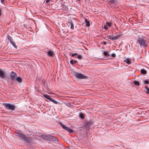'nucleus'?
Instances as JSON below:
<instances>
[{
	"mask_svg": "<svg viewBox=\"0 0 149 149\" xmlns=\"http://www.w3.org/2000/svg\"><path fill=\"white\" fill-rule=\"evenodd\" d=\"M111 56L113 57H115L116 56V55L115 54H112L111 55Z\"/></svg>",
	"mask_w": 149,
	"mask_h": 149,
	"instance_id": "obj_35",
	"label": "nucleus"
},
{
	"mask_svg": "<svg viewBox=\"0 0 149 149\" xmlns=\"http://www.w3.org/2000/svg\"><path fill=\"white\" fill-rule=\"evenodd\" d=\"M52 0H46V3H49L50 1H52Z\"/></svg>",
	"mask_w": 149,
	"mask_h": 149,
	"instance_id": "obj_32",
	"label": "nucleus"
},
{
	"mask_svg": "<svg viewBox=\"0 0 149 149\" xmlns=\"http://www.w3.org/2000/svg\"><path fill=\"white\" fill-rule=\"evenodd\" d=\"M125 62L126 63L128 64H130L131 63V62L130 61V60L128 58H127L124 60Z\"/></svg>",
	"mask_w": 149,
	"mask_h": 149,
	"instance_id": "obj_11",
	"label": "nucleus"
},
{
	"mask_svg": "<svg viewBox=\"0 0 149 149\" xmlns=\"http://www.w3.org/2000/svg\"><path fill=\"white\" fill-rule=\"evenodd\" d=\"M78 0V1H80V0Z\"/></svg>",
	"mask_w": 149,
	"mask_h": 149,
	"instance_id": "obj_39",
	"label": "nucleus"
},
{
	"mask_svg": "<svg viewBox=\"0 0 149 149\" xmlns=\"http://www.w3.org/2000/svg\"><path fill=\"white\" fill-rule=\"evenodd\" d=\"M120 35H117L116 36H113V39H112L113 40H116L120 38Z\"/></svg>",
	"mask_w": 149,
	"mask_h": 149,
	"instance_id": "obj_9",
	"label": "nucleus"
},
{
	"mask_svg": "<svg viewBox=\"0 0 149 149\" xmlns=\"http://www.w3.org/2000/svg\"><path fill=\"white\" fill-rule=\"evenodd\" d=\"M85 22L86 23V26L88 27L90 25V22L89 21H88L87 19L85 20Z\"/></svg>",
	"mask_w": 149,
	"mask_h": 149,
	"instance_id": "obj_13",
	"label": "nucleus"
},
{
	"mask_svg": "<svg viewBox=\"0 0 149 149\" xmlns=\"http://www.w3.org/2000/svg\"><path fill=\"white\" fill-rule=\"evenodd\" d=\"M13 45L15 48H16V45L15 43L13 41L11 43Z\"/></svg>",
	"mask_w": 149,
	"mask_h": 149,
	"instance_id": "obj_25",
	"label": "nucleus"
},
{
	"mask_svg": "<svg viewBox=\"0 0 149 149\" xmlns=\"http://www.w3.org/2000/svg\"><path fill=\"white\" fill-rule=\"evenodd\" d=\"M60 124L61 127L63 128V129L67 131L68 132H70V133H72L73 132V131L69 127H67L65 126V125H63L62 123H60Z\"/></svg>",
	"mask_w": 149,
	"mask_h": 149,
	"instance_id": "obj_5",
	"label": "nucleus"
},
{
	"mask_svg": "<svg viewBox=\"0 0 149 149\" xmlns=\"http://www.w3.org/2000/svg\"><path fill=\"white\" fill-rule=\"evenodd\" d=\"M43 96L45 97L49 100L51 98V97H50L49 96L47 95H44Z\"/></svg>",
	"mask_w": 149,
	"mask_h": 149,
	"instance_id": "obj_18",
	"label": "nucleus"
},
{
	"mask_svg": "<svg viewBox=\"0 0 149 149\" xmlns=\"http://www.w3.org/2000/svg\"><path fill=\"white\" fill-rule=\"evenodd\" d=\"M8 39L10 41V43L13 42L12 38L9 36L8 37Z\"/></svg>",
	"mask_w": 149,
	"mask_h": 149,
	"instance_id": "obj_22",
	"label": "nucleus"
},
{
	"mask_svg": "<svg viewBox=\"0 0 149 149\" xmlns=\"http://www.w3.org/2000/svg\"><path fill=\"white\" fill-rule=\"evenodd\" d=\"M2 8L0 7V16H1V11H2Z\"/></svg>",
	"mask_w": 149,
	"mask_h": 149,
	"instance_id": "obj_33",
	"label": "nucleus"
},
{
	"mask_svg": "<svg viewBox=\"0 0 149 149\" xmlns=\"http://www.w3.org/2000/svg\"><path fill=\"white\" fill-rule=\"evenodd\" d=\"M103 44L104 45H106V44H107V43L106 42H103Z\"/></svg>",
	"mask_w": 149,
	"mask_h": 149,
	"instance_id": "obj_38",
	"label": "nucleus"
},
{
	"mask_svg": "<svg viewBox=\"0 0 149 149\" xmlns=\"http://www.w3.org/2000/svg\"><path fill=\"white\" fill-rule=\"evenodd\" d=\"M3 104L4 107L7 109L13 111L15 109V107L14 105L9 103H4Z\"/></svg>",
	"mask_w": 149,
	"mask_h": 149,
	"instance_id": "obj_3",
	"label": "nucleus"
},
{
	"mask_svg": "<svg viewBox=\"0 0 149 149\" xmlns=\"http://www.w3.org/2000/svg\"><path fill=\"white\" fill-rule=\"evenodd\" d=\"M47 53L48 55L50 56H53L54 54V52L51 50L48 51Z\"/></svg>",
	"mask_w": 149,
	"mask_h": 149,
	"instance_id": "obj_8",
	"label": "nucleus"
},
{
	"mask_svg": "<svg viewBox=\"0 0 149 149\" xmlns=\"http://www.w3.org/2000/svg\"><path fill=\"white\" fill-rule=\"evenodd\" d=\"M17 74L14 72H12L10 73V75L12 79L13 80L15 79L16 77L17 76Z\"/></svg>",
	"mask_w": 149,
	"mask_h": 149,
	"instance_id": "obj_6",
	"label": "nucleus"
},
{
	"mask_svg": "<svg viewBox=\"0 0 149 149\" xmlns=\"http://www.w3.org/2000/svg\"><path fill=\"white\" fill-rule=\"evenodd\" d=\"M106 24L109 27L111 26V24L110 23L107 22Z\"/></svg>",
	"mask_w": 149,
	"mask_h": 149,
	"instance_id": "obj_29",
	"label": "nucleus"
},
{
	"mask_svg": "<svg viewBox=\"0 0 149 149\" xmlns=\"http://www.w3.org/2000/svg\"><path fill=\"white\" fill-rule=\"evenodd\" d=\"M24 138L23 139V140H24L26 142H29V140L30 139V138L29 137H26L25 136L24 137Z\"/></svg>",
	"mask_w": 149,
	"mask_h": 149,
	"instance_id": "obj_12",
	"label": "nucleus"
},
{
	"mask_svg": "<svg viewBox=\"0 0 149 149\" xmlns=\"http://www.w3.org/2000/svg\"><path fill=\"white\" fill-rule=\"evenodd\" d=\"M115 1V0H110V2L111 3H114Z\"/></svg>",
	"mask_w": 149,
	"mask_h": 149,
	"instance_id": "obj_31",
	"label": "nucleus"
},
{
	"mask_svg": "<svg viewBox=\"0 0 149 149\" xmlns=\"http://www.w3.org/2000/svg\"><path fill=\"white\" fill-rule=\"evenodd\" d=\"M0 1L1 3H3L4 2V0H0Z\"/></svg>",
	"mask_w": 149,
	"mask_h": 149,
	"instance_id": "obj_37",
	"label": "nucleus"
},
{
	"mask_svg": "<svg viewBox=\"0 0 149 149\" xmlns=\"http://www.w3.org/2000/svg\"><path fill=\"white\" fill-rule=\"evenodd\" d=\"M106 37L107 38L109 39H110L111 40H113L112 39H113V36L112 35H108L107 37Z\"/></svg>",
	"mask_w": 149,
	"mask_h": 149,
	"instance_id": "obj_17",
	"label": "nucleus"
},
{
	"mask_svg": "<svg viewBox=\"0 0 149 149\" xmlns=\"http://www.w3.org/2000/svg\"><path fill=\"white\" fill-rule=\"evenodd\" d=\"M103 54L105 56H107L108 54V53L107 52H103Z\"/></svg>",
	"mask_w": 149,
	"mask_h": 149,
	"instance_id": "obj_30",
	"label": "nucleus"
},
{
	"mask_svg": "<svg viewBox=\"0 0 149 149\" xmlns=\"http://www.w3.org/2000/svg\"><path fill=\"white\" fill-rule=\"evenodd\" d=\"M134 84L135 85L137 86H139V83L138 81H134L133 82Z\"/></svg>",
	"mask_w": 149,
	"mask_h": 149,
	"instance_id": "obj_20",
	"label": "nucleus"
},
{
	"mask_svg": "<svg viewBox=\"0 0 149 149\" xmlns=\"http://www.w3.org/2000/svg\"><path fill=\"white\" fill-rule=\"evenodd\" d=\"M16 80L19 83H21L22 82V79L19 77H18L16 78Z\"/></svg>",
	"mask_w": 149,
	"mask_h": 149,
	"instance_id": "obj_14",
	"label": "nucleus"
},
{
	"mask_svg": "<svg viewBox=\"0 0 149 149\" xmlns=\"http://www.w3.org/2000/svg\"><path fill=\"white\" fill-rule=\"evenodd\" d=\"M17 135L22 139H23V138H24L25 136V135H24L23 134L19 132L17 133Z\"/></svg>",
	"mask_w": 149,
	"mask_h": 149,
	"instance_id": "obj_7",
	"label": "nucleus"
},
{
	"mask_svg": "<svg viewBox=\"0 0 149 149\" xmlns=\"http://www.w3.org/2000/svg\"><path fill=\"white\" fill-rule=\"evenodd\" d=\"M49 100L50 101L52 102H53L55 104H57L59 103L58 102H57L55 100L52 99L51 98Z\"/></svg>",
	"mask_w": 149,
	"mask_h": 149,
	"instance_id": "obj_15",
	"label": "nucleus"
},
{
	"mask_svg": "<svg viewBox=\"0 0 149 149\" xmlns=\"http://www.w3.org/2000/svg\"><path fill=\"white\" fill-rule=\"evenodd\" d=\"M79 117L82 119H84V114L82 113H80L79 115Z\"/></svg>",
	"mask_w": 149,
	"mask_h": 149,
	"instance_id": "obj_21",
	"label": "nucleus"
},
{
	"mask_svg": "<svg viewBox=\"0 0 149 149\" xmlns=\"http://www.w3.org/2000/svg\"><path fill=\"white\" fill-rule=\"evenodd\" d=\"M146 39L144 37H142L139 38L137 41L140 46L146 47Z\"/></svg>",
	"mask_w": 149,
	"mask_h": 149,
	"instance_id": "obj_2",
	"label": "nucleus"
},
{
	"mask_svg": "<svg viewBox=\"0 0 149 149\" xmlns=\"http://www.w3.org/2000/svg\"><path fill=\"white\" fill-rule=\"evenodd\" d=\"M77 55V53H72V54L71 56L73 57L75 55Z\"/></svg>",
	"mask_w": 149,
	"mask_h": 149,
	"instance_id": "obj_28",
	"label": "nucleus"
},
{
	"mask_svg": "<svg viewBox=\"0 0 149 149\" xmlns=\"http://www.w3.org/2000/svg\"><path fill=\"white\" fill-rule=\"evenodd\" d=\"M86 125H87L88 127H89V126L90 125V124H89V123H86Z\"/></svg>",
	"mask_w": 149,
	"mask_h": 149,
	"instance_id": "obj_36",
	"label": "nucleus"
},
{
	"mask_svg": "<svg viewBox=\"0 0 149 149\" xmlns=\"http://www.w3.org/2000/svg\"><path fill=\"white\" fill-rule=\"evenodd\" d=\"M70 28L72 29H74V26L73 24L72 23H70Z\"/></svg>",
	"mask_w": 149,
	"mask_h": 149,
	"instance_id": "obj_24",
	"label": "nucleus"
},
{
	"mask_svg": "<svg viewBox=\"0 0 149 149\" xmlns=\"http://www.w3.org/2000/svg\"><path fill=\"white\" fill-rule=\"evenodd\" d=\"M82 56L81 55H79L77 56V58L79 59H81L82 58Z\"/></svg>",
	"mask_w": 149,
	"mask_h": 149,
	"instance_id": "obj_26",
	"label": "nucleus"
},
{
	"mask_svg": "<svg viewBox=\"0 0 149 149\" xmlns=\"http://www.w3.org/2000/svg\"><path fill=\"white\" fill-rule=\"evenodd\" d=\"M104 28L105 29H108V27L106 25H104Z\"/></svg>",
	"mask_w": 149,
	"mask_h": 149,
	"instance_id": "obj_34",
	"label": "nucleus"
},
{
	"mask_svg": "<svg viewBox=\"0 0 149 149\" xmlns=\"http://www.w3.org/2000/svg\"><path fill=\"white\" fill-rule=\"evenodd\" d=\"M77 62V61L76 60L73 61V60H71L70 61V63L71 64H74L75 63Z\"/></svg>",
	"mask_w": 149,
	"mask_h": 149,
	"instance_id": "obj_19",
	"label": "nucleus"
},
{
	"mask_svg": "<svg viewBox=\"0 0 149 149\" xmlns=\"http://www.w3.org/2000/svg\"><path fill=\"white\" fill-rule=\"evenodd\" d=\"M5 77L4 72L1 70H0V77L1 78H3Z\"/></svg>",
	"mask_w": 149,
	"mask_h": 149,
	"instance_id": "obj_10",
	"label": "nucleus"
},
{
	"mask_svg": "<svg viewBox=\"0 0 149 149\" xmlns=\"http://www.w3.org/2000/svg\"><path fill=\"white\" fill-rule=\"evenodd\" d=\"M74 76L77 78L79 79H86L87 77L81 73H76L74 74Z\"/></svg>",
	"mask_w": 149,
	"mask_h": 149,
	"instance_id": "obj_4",
	"label": "nucleus"
},
{
	"mask_svg": "<svg viewBox=\"0 0 149 149\" xmlns=\"http://www.w3.org/2000/svg\"><path fill=\"white\" fill-rule=\"evenodd\" d=\"M42 137L44 139L48 141L56 140L58 141L57 138L56 137H54L51 135H42Z\"/></svg>",
	"mask_w": 149,
	"mask_h": 149,
	"instance_id": "obj_1",
	"label": "nucleus"
},
{
	"mask_svg": "<svg viewBox=\"0 0 149 149\" xmlns=\"http://www.w3.org/2000/svg\"><path fill=\"white\" fill-rule=\"evenodd\" d=\"M141 74H145L147 73L146 70L144 69H142L141 70Z\"/></svg>",
	"mask_w": 149,
	"mask_h": 149,
	"instance_id": "obj_16",
	"label": "nucleus"
},
{
	"mask_svg": "<svg viewBox=\"0 0 149 149\" xmlns=\"http://www.w3.org/2000/svg\"><path fill=\"white\" fill-rule=\"evenodd\" d=\"M144 83L145 84H148L149 83V82H148V81L147 80V79H145L144 80Z\"/></svg>",
	"mask_w": 149,
	"mask_h": 149,
	"instance_id": "obj_27",
	"label": "nucleus"
},
{
	"mask_svg": "<svg viewBox=\"0 0 149 149\" xmlns=\"http://www.w3.org/2000/svg\"><path fill=\"white\" fill-rule=\"evenodd\" d=\"M145 88L147 91H146L147 93L149 94V88H148V87L147 86H145Z\"/></svg>",
	"mask_w": 149,
	"mask_h": 149,
	"instance_id": "obj_23",
	"label": "nucleus"
}]
</instances>
